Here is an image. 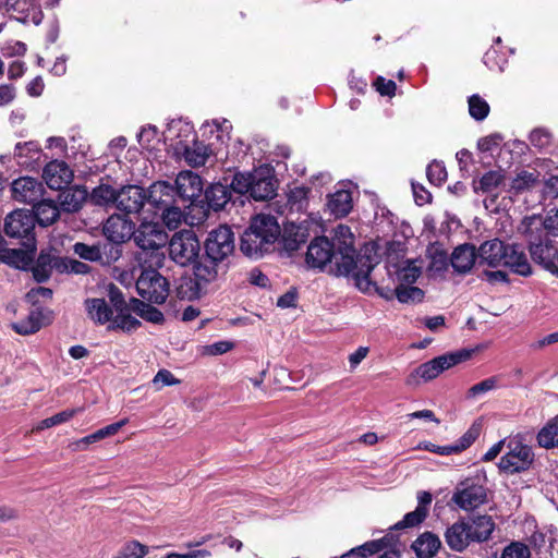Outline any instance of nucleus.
<instances>
[{
  "mask_svg": "<svg viewBox=\"0 0 558 558\" xmlns=\"http://www.w3.org/2000/svg\"><path fill=\"white\" fill-rule=\"evenodd\" d=\"M333 248L340 255V276H352L355 284L361 291H368L371 282L368 276L373 269L371 260L364 256H356L354 250V235L345 225H338L333 229Z\"/></svg>",
  "mask_w": 558,
  "mask_h": 558,
  "instance_id": "f257e3e1",
  "label": "nucleus"
},
{
  "mask_svg": "<svg viewBox=\"0 0 558 558\" xmlns=\"http://www.w3.org/2000/svg\"><path fill=\"white\" fill-rule=\"evenodd\" d=\"M477 260L480 265L489 267H508L512 272L524 277L532 274L531 264L523 248L517 244H506L498 239L481 244Z\"/></svg>",
  "mask_w": 558,
  "mask_h": 558,
  "instance_id": "f03ea898",
  "label": "nucleus"
},
{
  "mask_svg": "<svg viewBox=\"0 0 558 558\" xmlns=\"http://www.w3.org/2000/svg\"><path fill=\"white\" fill-rule=\"evenodd\" d=\"M279 234L280 227L275 217L257 215L242 234L240 250L245 256L258 259L274 250Z\"/></svg>",
  "mask_w": 558,
  "mask_h": 558,
  "instance_id": "7ed1b4c3",
  "label": "nucleus"
},
{
  "mask_svg": "<svg viewBox=\"0 0 558 558\" xmlns=\"http://www.w3.org/2000/svg\"><path fill=\"white\" fill-rule=\"evenodd\" d=\"M133 240L140 248L136 260L141 266H162L168 234L160 223L143 221L134 231Z\"/></svg>",
  "mask_w": 558,
  "mask_h": 558,
  "instance_id": "20e7f679",
  "label": "nucleus"
},
{
  "mask_svg": "<svg viewBox=\"0 0 558 558\" xmlns=\"http://www.w3.org/2000/svg\"><path fill=\"white\" fill-rule=\"evenodd\" d=\"M158 267L142 266V272L136 280V290L144 300L162 304L169 295V282L157 271Z\"/></svg>",
  "mask_w": 558,
  "mask_h": 558,
  "instance_id": "39448f33",
  "label": "nucleus"
},
{
  "mask_svg": "<svg viewBox=\"0 0 558 558\" xmlns=\"http://www.w3.org/2000/svg\"><path fill=\"white\" fill-rule=\"evenodd\" d=\"M470 356L469 352H457L437 356L421 364L405 379L408 386H417L421 380L429 381L436 378L444 371L457 365Z\"/></svg>",
  "mask_w": 558,
  "mask_h": 558,
  "instance_id": "423d86ee",
  "label": "nucleus"
},
{
  "mask_svg": "<svg viewBox=\"0 0 558 558\" xmlns=\"http://www.w3.org/2000/svg\"><path fill=\"white\" fill-rule=\"evenodd\" d=\"M533 461L532 448L523 444L520 438L512 437L507 441V451L500 458L498 466L505 473L514 474L529 470Z\"/></svg>",
  "mask_w": 558,
  "mask_h": 558,
  "instance_id": "0eeeda50",
  "label": "nucleus"
},
{
  "mask_svg": "<svg viewBox=\"0 0 558 558\" xmlns=\"http://www.w3.org/2000/svg\"><path fill=\"white\" fill-rule=\"evenodd\" d=\"M199 251V241L192 230L179 231L169 241L170 257L180 266L194 264L198 258Z\"/></svg>",
  "mask_w": 558,
  "mask_h": 558,
  "instance_id": "6e6552de",
  "label": "nucleus"
},
{
  "mask_svg": "<svg viewBox=\"0 0 558 558\" xmlns=\"http://www.w3.org/2000/svg\"><path fill=\"white\" fill-rule=\"evenodd\" d=\"M452 501L463 510H473L487 502V488L481 477L466 478L456 488Z\"/></svg>",
  "mask_w": 558,
  "mask_h": 558,
  "instance_id": "1a4fd4ad",
  "label": "nucleus"
},
{
  "mask_svg": "<svg viewBox=\"0 0 558 558\" xmlns=\"http://www.w3.org/2000/svg\"><path fill=\"white\" fill-rule=\"evenodd\" d=\"M234 247V234L227 225L209 231L205 241V253L211 260L223 262L233 253Z\"/></svg>",
  "mask_w": 558,
  "mask_h": 558,
  "instance_id": "9d476101",
  "label": "nucleus"
},
{
  "mask_svg": "<svg viewBox=\"0 0 558 558\" xmlns=\"http://www.w3.org/2000/svg\"><path fill=\"white\" fill-rule=\"evenodd\" d=\"M34 215L27 209H17L9 214L4 220V232L10 238L24 239L25 246H34Z\"/></svg>",
  "mask_w": 558,
  "mask_h": 558,
  "instance_id": "9b49d317",
  "label": "nucleus"
},
{
  "mask_svg": "<svg viewBox=\"0 0 558 558\" xmlns=\"http://www.w3.org/2000/svg\"><path fill=\"white\" fill-rule=\"evenodd\" d=\"M335 262L337 275H339L340 255L326 236L315 238L308 245L306 263L313 268L323 269L327 264Z\"/></svg>",
  "mask_w": 558,
  "mask_h": 558,
  "instance_id": "f8f14e48",
  "label": "nucleus"
},
{
  "mask_svg": "<svg viewBox=\"0 0 558 558\" xmlns=\"http://www.w3.org/2000/svg\"><path fill=\"white\" fill-rule=\"evenodd\" d=\"M12 197L20 203L35 204L43 198L45 186L33 177H21L11 184Z\"/></svg>",
  "mask_w": 558,
  "mask_h": 558,
  "instance_id": "ddd939ff",
  "label": "nucleus"
},
{
  "mask_svg": "<svg viewBox=\"0 0 558 558\" xmlns=\"http://www.w3.org/2000/svg\"><path fill=\"white\" fill-rule=\"evenodd\" d=\"M551 236L542 238L539 242L530 241V253L534 262L554 274L558 263V247Z\"/></svg>",
  "mask_w": 558,
  "mask_h": 558,
  "instance_id": "4468645a",
  "label": "nucleus"
},
{
  "mask_svg": "<svg viewBox=\"0 0 558 558\" xmlns=\"http://www.w3.org/2000/svg\"><path fill=\"white\" fill-rule=\"evenodd\" d=\"M147 194L137 185H128L118 191L117 209L125 214H138L146 203Z\"/></svg>",
  "mask_w": 558,
  "mask_h": 558,
  "instance_id": "2eb2a0df",
  "label": "nucleus"
},
{
  "mask_svg": "<svg viewBox=\"0 0 558 558\" xmlns=\"http://www.w3.org/2000/svg\"><path fill=\"white\" fill-rule=\"evenodd\" d=\"M104 234L112 243H124L134 234V223L120 215L110 216L104 225Z\"/></svg>",
  "mask_w": 558,
  "mask_h": 558,
  "instance_id": "dca6fc26",
  "label": "nucleus"
},
{
  "mask_svg": "<svg viewBox=\"0 0 558 558\" xmlns=\"http://www.w3.org/2000/svg\"><path fill=\"white\" fill-rule=\"evenodd\" d=\"M204 184L202 178L190 171H181L175 179L174 193L184 201H194L203 193Z\"/></svg>",
  "mask_w": 558,
  "mask_h": 558,
  "instance_id": "f3484780",
  "label": "nucleus"
},
{
  "mask_svg": "<svg viewBox=\"0 0 558 558\" xmlns=\"http://www.w3.org/2000/svg\"><path fill=\"white\" fill-rule=\"evenodd\" d=\"M43 178L51 190H61L72 182L73 171L64 161L52 160L45 166Z\"/></svg>",
  "mask_w": 558,
  "mask_h": 558,
  "instance_id": "a211bd4d",
  "label": "nucleus"
},
{
  "mask_svg": "<svg viewBox=\"0 0 558 558\" xmlns=\"http://www.w3.org/2000/svg\"><path fill=\"white\" fill-rule=\"evenodd\" d=\"M445 539L449 548L458 553L474 543L466 520H459L450 525L445 533Z\"/></svg>",
  "mask_w": 558,
  "mask_h": 558,
  "instance_id": "6ab92c4d",
  "label": "nucleus"
},
{
  "mask_svg": "<svg viewBox=\"0 0 558 558\" xmlns=\"http://www.w3.org/2000/svg\"><path fill=\"white\" fill-rule=\"evenodd\" d=\"M252 186L250 195L255 201H265L275 196V180L265 173V171H254L252 174Z\"/></svg>",
  "mask_w": 558,
  "mask_h": 558,
  "instance_id": "aec40b11",
  "label": "nucleus"
},
{
  "mask_svg": "<svg viewBox=\"0 0 558 558\" xmlns=\"http://www.w3.org/2000/svg\"><path fill=\"white\" fill-rule=\"evenodd\" d=\"M27 250L2 247L0 260L19 269H27L34 260V246H26Z\"/></svg>",
  "mask_w": 558,
  "mask_h": 558,
  "instance_id": "412c9836",
  "label": "nucleus"
},
{
  "mask_svg": "<svg viewBox=\"0 0 558 558\" xmlns=\"http://www.w3.org/2000/svg\"><path fill=\"white\" fill-rule=\"evenodd\" d=\"M146 202L155 206L156 208H165L173 202L174 186L165 181H158L149 186L146 192Z\"/></svg>",
  "mask_w": 558,
  "mask_h": 558,
  "instance_id": "4be33fe9",
  "label": "nucleus"
},
{
  "mask_svg": "<svg viewBox=\"0 0 558 558\" xmlns=\"http://www.w3.org/2000/svg\"><path fill=\"white\" fill-rule=\"evenodd\" d=\"M307 235V229L302 225L290 223L286 226L280 240L282 250L289 255L294 253L306 242Z\"/></svg>",
  "mask_w": 558,
  "mask_h": 558,
  "instance_id": "5701e85b",
  "label": "nucleus"
},
{
  "mask_svg": "<svg viewBox=\"0 0 558 558\" xmlns=\"http://www.w3.org/2000/svg\"><path fill=\"white\" fill-rule=\"evenodd\" d=\"M87 198V191L81 186H72L62 191L58 201L60 209L65 213L78 211Z\"/></svg>",
  "mask_w": 558,
  "mask_h": 558,
  "instance_id": "b1692460",
  "label": "nucleus"
},
{
  "mask_svg": "<svg viewBox=\"0 0 558 558\" xmlns=\"http://www.w3.org/2000/svg\"><path fill=\"white\" fill-rule=\"evenodd\" d=\"M34 220L40 226L47 227L54 223L60 216V207L51 199H39L33 204Z\"/></svg>",
  "mask_w": 558,
  "mask_h": 558,
  "instance_id": "393cba45",
  "label": "nucleus"
},
{
  "mask_svg": "<svg viewBox=\"0 0 558 558\" xmlns=\"http://www.w3.org/2000/svg\"><path fill=\"white\" fill-rule=\"evenodd\" d=\"M473 542H486L495 530V522L490 515H475L466 520Z\"/></svg>",
  "mask_w": 558,
  "mask_h": 558,
  "instance_id": "a878e982",
  "label": "nucleus"
},
{
  "mask_svg": "<svg viewBox=\"0 0 558 558\" xmlns=\"http://www.w3.org/2000/svg\"><path fill=\"white\" fill-rule=\"evenodd\" d=\"M477 254L473 245L464 244L460 245L452 252L451 265L457 272L465 274L471 270Z\"/></svg>",
  "mask_w": 558,
  "mask_h": 558,
  "instance_id": "bb28decb",
  "label": "nucleus"
},
{
  "mask_svg": "<svg viewBox=\"0 0 558 558\" xmlns=\"http://www.w3.org/2000/svg\"><path fill=\"white\" fill-rule=\"evenodd\" d=\"M85 308L88 317L96 324L104 325L112 319L113 310L105 299H87Z\"/></svg>",
  "mask_w": 558,
  "mask_h": 558,
  "instance_id": "cd10ccee",
  "label": "nucleus"
},
{
  "mask_svg": "<svg viewBox=\"0 0 558 558\" xmlns=\"http://www.w3.org/2000/svg\"><path fill=\"white\" fill-rule=\"evenodd\" d=\"M440 545L441 543L437 535L425 532L414 541L412 548L417 558H432L437 554Z\"/></svg>",
  "mask_w": 558,
  "mask_h": 558,
  "instance_id": "c85d7f7f",
  "label": "nucleus"
},
{
  "mask_svg": "<svg viewBox=\"0 0 558 558\" xmlns=\"http://www.w3.org/2000/svg\"><path fill=\"white\" fill-rule=\"evenodd\" d=\"M328 209L335 217L347 216L352 209V196L348 190H339L330 195Z\"/></svg>",
  "mask_w": 558,
  "mask_h": 558,
  "instance_id": "c756f323",
  "label": "nucleus"
},
{
  "mask_svg": "<svg viewBox=\"0 0 558 558\" xmlns=\"http://www.w3.org/2000/svg\"><path fill=\"white\" fill-rule=\"evenodd\" d=\"M393 267L399 284H413L422 274V265L416 259H407Z\"/></svg>",
  "mask_w": 558,
  "mask_h": 558,
  "instance_id": "7c9ffc66",
  "label": "nucleus"
},
{
  "mask_svg": "<svg viewBox=\"0 0 558 558\" xmlns=\"http://www.w3.org/2000/svg\"><path fill=\"white\" fill-rule=\"evenodd\" d=\"M131 305L120 310H116V316L112 315L109 329H121L123 331H133L141 326V322L131 315Z\"/></svg>",
  "mask_w": 558,
  "mask_h": 558,
  "instance_id": "2f4dec72",
  "label": "nucleus"
},
{
  "mask_svg": "<svg viewBox=\"0 0 558 558\" xmlns=\"http://www.w3.org/2000/svg\"><path fill=\"white\" fill-rule=\"evenodd\" d=\"M205 196L210 208L220 210L231 198L230 190L223 184H214L206 190Z\"/></svg>",
  "mask_w": 558,
  "mask_h": 558,
  "instance_id": "473e14b6",
  "label": "nucleus"
},
{
  "mask_svg": "<svg viewBox=\"0 0 558 558\" xmlns=\"http://www.w3.org/2000/svg\"><path fill=\"white\" fill-rule=\"evenodd\" d=\"M220 260H211L206 256L204 262L198 263L194 267V275L198 282L209 283L214 281L220 270Z\"/></svg>",
  "mask_w": 558,
  "mask_h": 558,
  "instance_id": "72a5a7b5",
  "label": "nucleus"
},
{
  "mask_svg": "<svg viewBox=\"0 0 558 558\" xmlns=\"http://www.w3.org/2000/svg\"><path fill=\"white\" fill-rule=\"evenodd\" d=\"M130 305L132 312L136 313L138 316H141L143 319L147 322L154 324H159L163 322V314L159 310L151 306L150 304L145 303L144 301L131 298Z\"/></svg>",
  "mask_w": 558,
  "mask_h": 558,
  "instance_id": "f704fd0d",
  "label": "nucleus"
},
{
  "mask_svg": "<svg viewBox=\"0 0 558 558\" xmlns=\"http://www.w3.org/2000/svg\"><path fill=\"white\" fill-rule=\"evenodd\" d=\"M54 257L48 252H41L32 267L33 277L37 282L47 281L52 272Z\"/></svg>",
  "mask_w": 558,
  "mask_h": 558,
  "instance_id": "c9c22d12",
  "label": "nucleus"
},
{
  "mask_svg": "<svg viewBox=\"0 0 558 558\" xmlns=\"http://www.w3.org/2000/svg\"><path fill=\"white\" fill-rule=\"evenodd\" d=\"M537 442L546 449L558 447V415L538 432Z\"/></svg>",
  "mask_w": 558,
  "mask_h": 558,
  "instance_id": "e433bc0d",
  "label": "nucleus"
},
{
  "mask_svg": "<svg viewBox=\"0 0 558 558\" xmlns=\"http://www.w3.org/2000/svg\"><path fill=\"white\" fill-rule=\"evenodd\" d=\"M504 178L501 170L488 171L478 181L473 182L474 192L492 193L501 184Z\"/></svg>",
  "mask_w": 558,
  "mask_h": 558,
  "instance_id": "4c0bfd02",
  "label": "nucleus"
},
{
  "mask_svg": "<svg viewBox=\"0 0 558 558\" xmlns=\"http://www.w3.org/2000/svg\"><path fill=\"white\" fill-rule=\"evenodd\" d=\"M391 539H392V537L385 536L380 539H374V541L366 542L363 545L351 549L344 557H350L352 555L357 554L359 556H361L363 558H367L368 556H372V555L383 550L384 548H387L389 546Z\"/></svg>",
  "mask_w": 558,
  "mask_h": 558,
  "instance_id": "58836bf2",
  "label": "nucleus"
},
{
  "mask_svg": "<svg viewBox=\"0 0 558 558\" xmlns=\"http://www.w3.org/2000/svg\"><path fill=\"white\" fill-rule=\"evenodd\" d=\"M12 328L20 335H32L41 328V313L34 310L26 319L12 324Z\"/></svg>",
  "mask_w": 558,
  "mask_h": 558,
  "instance_id": "ea45409f",
  "label": "nucleus"
},
{
  "mask_svg": "<svg viewBox=\"0 0 558 558\" xmlns=\"http://www.w3.org/2000/svg\"><path fill=\"white\" fill-rule=\"evenodd\" d=\"M499 378L496 376L488 377L470 387L465 393V398L468 400L480 399L488 392L496 390L499 387Z\"/></svg>",
  "mask_w": 558,
  "mask_h": 558,
  "instance_id": "a19ab883",
  "label": "nucleus"
},
{
  "mask_svg": "<svg viewBox=\"0 0 558 558\" xmlns=\"http://www.w3.org/2000/svg\"><path fill=\"white\" fill-rule=\"evenodd\" d=\"M208 156V147L201 143L194 142L184 148V159L193 167L204 166Z\"/></svg>",
  "mask_w": 558,
  "mask_h": 558,
  "instance_id": "79ce46f5",
  "label": "nucleus"
},
{
  "mask_svg": "<svg viewBox=\"0 0 558 558\" xmlns=\"http://www.w3.org/2000/svg\"><path fill=\"white\" fill-rule=\"evenodd\" d=\"M118 191L108 184H100L95 187L90 194V199L99 206L116 205Z\"/></svg>",
  "mask_w": 558,
  "mask_h": 558,
  "instance_id": "37998d69",
  "label": "nucleus"
},
{
  "mask_svg": "<svg viewBox=\"0 0 558 558\" xmlns=\"http://www.w3.org/2000/svg\"><path fill=\"white\" fill-rule=\"evenodd\" d=\"M39 151L35 142L17 143L14 147L13 156L21 166H28V159H33Z\"/></svg>",
  "mask_w": 558,
  "mask_h": 558,
  "instance_id": "c03bdc74",
  "label": "nucleus"
},
{
  "mask_svg": "<svg viewBox=\"0 0 558 558\" xmlns=\"http://www.w3.org/2000/svg\"><path fill=\"white\" fill-rule=\"evenodd\" d=\"M396 298L401 303H415L423 300L424 292L411 284H399L396 287Z\"/></svg>",
  "mask_w": 558,
  "mask_h": 558,
  "instance_id": "a18cd8bd",
  "label": "nucleus"
},
{
  "mask_svg": "<svg viewBox=\"0 0 558 558\" xmlns=\"http://www.w3.org/2000/svg\"><path fill=\"white\" fill-rule=\"evenodd\" d=\"M529 141L536 149L546 150L551 146L554 136L549 130L545 128H536L530 133Z\"/></svg>",
  "mask_w": 558,
  "mask_h": 558,
  "instance_id": "49530a36",
  "label": "nucleus"
},
{
  "mask_svg": "<svg viewBox=\"0 0 558 558\" xmlns=\"http://www.w3.org/2000/svg\"><path fill=\"white\" fill-rule=\"evenodd\" d=\"M427 513L428 509H424L423 507H416L414 511L408 512L401 521L397 522L392 529L401 530L417 526L420 523L424 521Z\"/></svg>",
  "mask_w": 558,
  "mask_h": 558,
  "instance_id": "de8ad7c7",
  "label": "nucleus"
},
{
  "mask_svg": "<svg viewBox=\"0 0 558 558\" xmlns=\"http://www.w3.org/2000/svg\"><path fill=\"white\" fill-rule=\"evenodd\" d=\"M469 112L473 119L482 121L489 113V105L478 95H473L469 98Z\"/></svg>",
  "mask_w": 558,
  "mask_h": 558,
  "instance_id": "09e8293b",
  "label": "nucleus"
},
{
  "mask_svg": "<svg viewBox=\"0 0 558 558\" xmlns=\"http://www.w3.org/2000/svg\"><path fill=\"white\" fill-rule=\"evenodd\" d=\"M538 179V174L535 172L522 171L517 174L512 180L511 190L517 193L523 192L533 187Z\"/></svg>",
  "mask_w": 558,
  "mask_h": 558,
  "instance_id": "8fccbe9b",
  "label": "nucleus"
},
{
  "mask_svg": "<svg viewBox=\"0 0 558 558\" xmlns=\"http://www.w3.org/2000/svg\"><path fill=\"white\" fill-rule=\"evenodd\" d=\"M73 251L81 258L89 262L101 260L100 245H87L85 243L77 242L73 245Z\"/></svg>",
  "mask_w": 558,
  "mask_h": 558,
  "instance_id": "3c124183",
  "label": "nucleus"
},
{
  "mask_svg": "<svg viewBox=\"0 0 558 558\" xmlns=\"http://www.w3.org/2000/svg\"><path fill=\"white\" fill-rule=\"evenodd\" d=\"M75 413H76V410H65L60 413H57L56 415H52L50 417H47V418L40 421L33 428V430L39 432V430H44L46 428H50L52 426L65 423L69 420H71Z\"/></svg>",
  "mask_w": 558,
  "mask_h": 558,
  "instance_id": "603ef678",
  "label": "nucleus"
},
{
  "mask_svg": "<svg viewBox=\"0 0 558 558\" xmlns=\"http://www.w3.org/2000/svg\"><path fill=\"white\" fill-rule=\"evenodd\" d=\"M184 218L183 211L179 207L167 206L162 210L163 223L171 230L177 229Z\"/></svg>",
  "mask_w": 558,
  "mask_h": 558,
  "instance_id": "864d4df0",
  "label": "nucleus"
},
{
  "mask_svg": "<svg viewBox=\"0 0 558 558\" xmlns=\"http://www.w3.org/2000/svg\"><path fill=\"white\" fill-rule=\"evenodd\" d=\"M147 554V548L136 541L126 543L118 553L116 558H143Z\"/></svg>",
  "mask_w": 558,
  "mask_h": 558,
  "instance_id": "5fc2aeb1",
  "label": "nucleus"
},
{
  "mask_svg": "<svg viewBox=\"0 0 558 558\" xmlns=\"http://www.w3.org/2000/svg\"><path fill=\"white\" fill-rule=\"evenodd\" d=\"M530 548L520 542H512L502 550L500 558H530Z\"/></svg>",
  "mask_w": 558,
  "mask_h": 558,
  "instance_id": "6e6d98bb",
  "label": "nucleus"
},
{
  "mask_svg": "<svg viewBox=\"0 0 558 558\" xmlns=\"http://www.w3.org/2000/svg\"><path fill=\"white\" fill-rule=\"evenodd\" d=\"M427 178L430 183L435 185H440L447 179L446 167L440 161H433L427 167Z\"/></svg>",
  "mask_w": 558,
  "mask_h": 558,
  "instance_id": "4d7b16f0",
  "label": "nucleus"
},
{
  "mask_svg": "<svg viewBox=\"0 0 558 558\" xmlns=\"http://www.w3.org/2000/svg\"><path fill=\"white\" fill-rule=\"evenodd\" d=\"M252 174L253 172L248 173H236L231 182V189L239 193V194H250L251 186H252Z\"/></svg>",
  "mask_w": 558,
  "mask_h": 558,
  "instance_id": "13d9d810",
  "label": "nucleus"
},
{
  "mask_svg": "<svg viewBox=\"0 0 558 558\" xmlns=\"http://www.w3.org/2000/svg\"><path fill=\"white\" fill-rule=\"evenodd\" d=\"M137 137L140 144L147 148L153 146L154 142L160 141L158 130L154 125L143 128Z\"/></svg>",
  "mask_w": 558,
  "mask_h": 558,
  "instance_id": "bf43d9fd",
  "label": "nucleus"
},
{
  "mask_svg": "<svg viewBox=\"0 0 558 558\" xmlns=\"http://www.w3.org/2000/svg\"><path fill=\"white\" fill-rule=\"evenodd\" d=\"M542 226L546 236L558 238V209L550 210Z\"/></svg>",
  "mask_w": 558,
  "mask_h": 558,
  "instance_id": "052dcab7",
  "label": "nucleus"
},
{
  "mask_svg": "<svg viewBox=\"0 0 558 558\" xmlns=\"http://www.w3.org/2000/svg\"><path fill=\"white\" fill-rule=\"evenodd\" d=\"M179 383L180 380L177 379L168 369H160L153 379V384L157 390L161 389L165 386H172Z\"/></svg>",
  "mask_w": 558,
  "mask_h": 558,
  "instance_id": "680f3d73",
  "label": "nucleus"
},
{
  "mask_svg": "<svg viewBox=\"0 0 558 558\" xmlns=\"http://www.w3.org/2000/svg\"><path fill=\"white\" fill-rule=\"evenodd\" d=\"M52 291L49 288L38 287L35 289H32L26 294L27 302L32 303L33 305L37 304L39 302V299H51Z\"/></svg>",
  "mask_w": 558,
  "mask_h": 558,
  "instance_id": "e2e57ef3",
  "label": "nucleus"
},
{
  "mask_svg": "<svg viewBox=\"0 0 558 558\" xmlns=\"http://www.w3.org/2000/svg\"><path fill=\"white\" fill-rule=\"evenodd\" d=\"M16 96V89L11 84L0 85V107L10 105Z\"/></svg>",
  "mask_w": 558,
  "mask_h": 558,
  "instance_id": "0e129e2a",
  "label": "nucleus"
},
{
  "mask_svg": "<svg viewBox=\"0 0 558 558\" xmlns=\"http://www.w3.org/2000/svg\"><path fill=\"white\" fill-rule=\"evenodd\" d=\"M477 430L469 429L456 444L453 448L457 449V453L469 448L476 439Z\"/></svg>",
  "mask_w": 558,
  "mask_h": 558,
  "instance_id": "69168bd1",
  "label": "nucleus"
},
{
  "mask_svg": "<svg viewBox=\"0 0 558 558\" xmlns=\"http://www.w3.org/2000/svg\"><path fill=\"white\" fill-rule=\"evenodd\" d=\"M376 89L380 93V95L391 96L396 90V83L391 80H385L384 77H377L375 82Z\"/></svg>",
  "mask_w": 558,
  "mask_h": 558,
  "instance_id": "338daca9",
  "label": "nucleus"
},
{
  "mask_svg": "<svg viewBox=\"0 0 558 558\" xmlns=\"http://www.w3.org/2000/svg\"><path fill=\"white\" fill-rule=\"evenodd\" d=\"M109 298H110V302L112 303L114 311L116 310L122 311V308L130 306V302L126 303L124 301L122 293L116 287L110 288Z\"/></svg>",
  "mask_w": 558,
  "mask_h": 558,
  "instance_id": "774afa93",
  "label": "nucleus"
}]
</instances>
